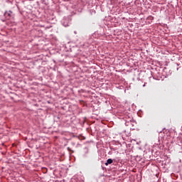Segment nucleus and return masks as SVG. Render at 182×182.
Masks as SVG:
<instances>
[{
  "label": "nucleus",
  "instance_id": "obj_1",
  "mask_svg": "<svg viewBox=\"0 0 182 182\" xmlns=\"http://www.w3.org/2000/svg\"><path fill=\"white\" fill-rule=\"evenodd\" d=\"M4 16H6V19H11V18L14 16V14H12V11H10L9 12L4 13Z\"/></svg>",
  "mask_w": 182,
  "mask_h": 182
},
{
  "label": "nucleus",
  "instance_id": "obj_2",
  "mask_svg": "<svg viewBox=\"0 0 182 182\" xmlns=\"http://www.w3.org/2000/svg\"><path fill=\"white\" fill-rule=\"evenodd\" d=\"M113 163V159H107V162L105 163V166H109V164H112Z\"/></svg>",
  "mask_w": 182,
  "mask_h": 182
}]
</instances>
